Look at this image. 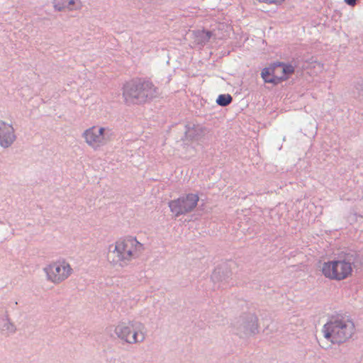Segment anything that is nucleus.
Here are the masks:
<instances>
[{
    "mask_svg": "<svg viewBox=\"0 0 363 363\" xmlns=\"http://www.w3.org/2000/svg\"><path fill=\"white\" fill-rule=\"evenodd\" d=\"M16 328L7 315L0 316V333L10 335L16 333Z\"/></svg>",
    "mask_w": 363,
    "mask_h": 363,
    "instance_id": "nucleus-13",
    "label": "nucleus"
},
{
    "mask_svg": "<svg viewBox=\"0 0 363 363\" xmlns=\"http://www.w3.org/2000/svg\"><path fill=\"white\" fill-rule=\"evenodd\" d=\"M195 42L197 44L203 45H205L212 36V33L211 31L205 30H198L194 33Z\"/></svg>",
    "mask_w": 363,
    "mask_h": 363,
    "instance_id": "nucleus-16",
    "label": "nucleus"
},
{
    "mask_svg": "<svg viewBox=\"0 0 363 363\" xmlns=\"http://www.w3.org/2000/svg\"><path fill=\"white\" fill-rule=\"evenodd\" d=\"M43 270L47 279L55 284H60L66 280L73 272L69 263L64 259L50 263Z\"/></svg>",
    "mask_w": 363,
    "mask_h": 363,
    "instance_id": "nucleus-7",
    "label": "nucleus"
},
{
    "mask_svg": "<svg viewBox=\"0 0 363 363\" xmlns=\"http://www.w3.org/2000/svg\"><path fill=\"white\" fill-rule=\"evenodd\" d=\"M345 1L346 2V4L349 6H354L357 3V0H345Z\"/></svg>",
    "mask_w": 363,
    "mask_h": 363,
    "instance_id": "nucleus-20",
    "label": "nucleus"
},
{
    "mask_svg": "<svg viewBox=\"0 0 363 363\" xmlns=\"http://www.w3.org/2000/svg\"><path fill=\"white\" fill-rule=\"evenodd\" d=\"M86 143L94 150L107 144L111 139V130L108 128L94 125L82 133Z\"/></svg>",
    "mask_w": 363,
    "mask_h": 363,
    "instance_id": "nucleus-8",
    "label": "nucleus"
},
{
    "mask_svg": "<svg viewBox=\"0 0 363 363\" xmlns=\"http://www.w3.org/2000/svg\"><path fill=\"white\" fill-rule=\"evenodd\" d=\"M274 71L272 74L269 68H264L261 72V76L264 82L277 84L283 81V77H278Z\"/></svg>",
    "mask_w": 363,
    "mask_h": 363,
    "instance_id": "nucleus-14",
    "label": "nucleus"
},
{
    "mask_svg": "<svg viewBox=\"0 0 363 363\" xmlns=\"http://www.w3.org/2000/svg\"><path fill=\"white\" fill-rule=\"evenodd\" d=\"M52 5L57 11H62L67 8V0H53Z\"/></svg>",
    "mask_w": 363,
    "mask_h": 363,
    "instance_id": "nucleus-18",
    "label": "nucleus"
},
{
    "mask_svg": "<svg viewBox=\"0 0 363 363\" xmlns=\"http://www.w3.org/2000/svg\"><path fill=\"white\" fill-rule=\"evenodd\" d=\"M16 139V130L12 123L0 119V147L8 149L14 144Z\"/></svg>",
    "mask_w": 363,
    "mask_h": 363,
    "instance_id": "nucleus-10",
    "label": "nucleus"
},
{
    "mask_svg": "<svg viewBox=\"0 0 363 363\" xmlns=\"http://www.w3.org/2000/svg\"><path fill=\"white\" fill-rule=\"evenodd\" d=\"M325 338L333 344L340 345L349 340L355 332L354 323L347 315L333 316L323 325L322 330Z\"/></svg>",
    "mask_w": 363,
    "mask_h": 363,
    "instance_id": "nucleus-4",
    "label": "nucleus"
},
{
    "mask_svg": "<svg viewBox=\"0 0 363 363\" xmlns=\"http://www.w3.org/2000/svg\"><path fill=\"white\" fill-rule=\"evenodd\" d=\"M112 247L109 248L108 259L113 265L121 267L138 258L144 250L143 245L132 236L119 239L115 242L113 250H111Z\"/></svg>",
    "mask_w": 363,
    "mask_h": 363,
    "instance_id": "nucleus-3",
    "label": "nucleus"
},
{
    "mask_svg": "<svg viewBox=\"0 0 363 363\" xmlns=\"http://www.w3.org/2000/svg\"><path fill=\"white\" fill-rule=\"evenodd\" d=\"M232 96L230 94H220L216 99V103L221 106H226L232 102Z\"/></svg>",
    "mask_w": 363,
    "mask_h": 363,
    "instance_id": "nucleus-17",
    "label": "nucleus"
},
{
    "mask_svg": "<svg viewBox=\"0 0 363 363\" xmlns=\"http://www.w3.org/2000/svg\"><path fill=\"white\" fill-rule=\"evenodd\" d=\"M112 247L109 248L108 259L113 265L121 267L138 258L144 250L143 245L132 236L119 239L115 242L113 250H111Z\"/></svg>",
    "mask_w": 363,
    "mask_h": 363,
    "instance_id": "nucleus-2",
    "label": "nucleus"
},
{
    "mask_svg": "<svg viewBox=\"0 0 363 363\" xmlns=\"http://www.w3.org/2000/svg\"><path fill=\"white\" fill-rule=\"evenodd\" d=\"M123 98L128 104H141L152 100L159 94L153 83L143 78L125 82L122 88Z\"/></svg>",
    "mask_w": 363,
    "mask_h": 363,
    "instance_id": "nucleus-1",
    "label": "nucleus"
},
{
    "mask_svg": "<svg viewBox=\"0 0 363 363\" xmlns=\"http://www.w3.org/2000/svg\"><path fill=\"white\" fill-rule=\"evenodd\" d=\"M206 133V128L201 124L189 123L185 126L184 139L199 143Z\"/></svg>",
    "mask_w": 363,
    "mask_h": 363,
    "instance_id": "nucleus-12",
    "label": "nucleus"
},
{
    "mask_svg": "<svg viewBox=\"0 0 363 363\" xmlns=\"http://www.w3.org/2000/svg\"><path fill=\"white\" fill-rule=\"evenodd\" d=\"M275 73H278L279 72H281V76H278V77H283V81L286 79L288 75L291 74L294 72V67L290 64L285 63H279L277 67L274 69Z\"/></svg>",
    "mask_w": 363,
    "mask_h": 363,
    "instance_id": "nucleus-15",
    "label": "nucleus"
},
{
    "mask_svg": "<svg viewBox=\"0 0 363 363\" xmlns=\"http://www.w3.org/2000/svg\"><path fill=\"white\" fill-rule=\"evenodd\" d=\"M238 330L246 336L255 335L258 331L257 316L253 313L241 316L238 321Z\"/></svg>",
    "mask_w": 363,
    "mask_h": 363,
    "instance_id": "nucleus-11",
    "label": "nucleus"
},
{
    "mask_svg": "<svg viewBox=\"0 0 363 363\" xmlns=\"http://www.w3.org/2000/svg\"><path fill=\"white\" fill-rule=\"evenodd\" d=\"M353 262L348 257L325 262L321 267L323 274L330 280L342 281L352 275Z\"/></svg>",
    "mask_w": 363,
    "mask_h": 363,
    "instance_id": "nucleus-6",
    "label": "nucleus"
},
{
    "mask_svg": "<svg viewBox=\"0 0 363 363\" xmlns=\"http://www.w3.org/2000/svg\"><path fill=\"white\" fill-rule=\"evenodd\" d=\"M75 0H67V8L69 10H72V9L69 8V6L74 4Z\"/></svg>",
    "mask_w": 363,
    "mask_h": 363,
    "instance_id": "nucleus-21",
    "label": "nucleus"
},
{
    "mask_svg": "<svg viewBox=\"0 0 363 363\" xmlns=\"http://www.w3.org/2000/svg\"><path fill=\"white\" fill-rule=\"evenodd\" d=\"M196 194H188L169 202V207L176 217L192 211L199 201Z\"/></svg>",
    "mask_w": 363,
    "mask_h": 363,
    "instance_id": "nucleus-9",
    "label": "nucleus"
},
{
    "mask_svg": "<svg viewBox=\"0 0 363 363\" xmlns=\"http://www.w3.org/2000/svg\"><path fill=\"white\" fill-rule=\"evenodd\" d=\"M114 334L123 342L135 345L145 340L147 330L145 325L139 320H122L114 326Z\"/></svg>",
    "mask_w": 363,
    "mask_h": 363,
    "instance_id": "nucleus-5",
    "label": "nucleus"
},
{
    "mask_svg": "<svg viewBox=\"0 0 363 363\" xmlns=\"http://www.w3.org/2000/svg\"><path fill=\"white\" fill-rule=\"evenodd\" d=\"M259 2H264L267 4H280L284 0H257Z\"/></svg>",
    "mask_w": 363,
    "mask_h": 363,
    "instance_id": "nucleus-19",
    "label": "nucleus"
}]
</instances>
